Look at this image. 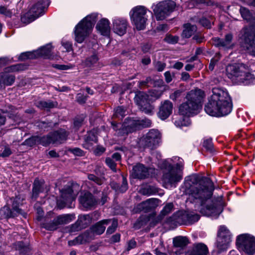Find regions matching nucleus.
I'll return each instance as SVG.
<instances>
[{"mask_svg": "<svg viewBox=\"0 0 255 255\" xmlns=\"http://www.w3.org/2000/svg\"><path fill=\"white\" fill-rule=\"evenodd\" d=\"M111 222V219H105L99 221L92 228V232L97 235L102 234L105 231L106 227L105 225H108Z\"/></svg>", "mask_w": 255, "mask_h": 255, "instance_id": "nucleus-28", "label": "nucleus"}, {"mask_svg": "<svg viewBox=\"0 0 255 255\" xmlns=\"http://www.w3.org/2000/svg\"><path fill=\"white\" fill-rule=\"evenodd\" d=\"M12 201V210L6 206H4L0 210V214L3 218L14 217L19 214H22V210L19 208V198L15 197L11 199Z\"/></svg>", "mask_w": 255, "mask_h": 255, "instance_id": "nucleus-15", "label": "nucleus"}, {"mask_svg": "<svg viewBox=\"0 0 255 255\" xmlns=\"http://www.w3.org/2000/svg\"><path fill=\"white\" fill-rule=\"evenodd\" d=\"M76 100L80 104H84L87 100V97L81 93H78L76 96Z\"/></svg>", "mask_w": 255, "mask_h": 255, "instance_id": "nucleus-61", "label": "nucleus"}, {"mask_svg": "<svg viewBox=\"0 0 255 255\" xmlns=\"http://www.w3.org/2000/svg\"><path fill=\"white\" fill-rule=\"evenodd\" d=\"M106 163L107 165L113 171H116V164L113 159L108 157L106 159Z\"/></svg>", "mask_w": 255, "mask_h": 255, "instance_id": "nucleus-57", "label": "nucleus"}, {"mask_svg": "<svg viewBox=\"0 0 255 255\" xmlns=\"http://www.w3.org/2000/svg\"><path fill=\"white\" fill-rule=\"evenodd\" d=\"M182 159L174 157L170 160L162 161L161 168L164 169L162 181L163 185L166 188L175 187L176 183L182 178V170L183 167Z\"/></svg>", "mask_w": 255, "mask_h": 255, "instance_id": "nucleus-3", "label": "nucleus"}, {"mask_svg": "<svg viewBox=\"0 0 255 255\" xmlns=\"http://www.w3.org/2000/svg\"><path fill=\"white\" fill-rule=\"evenodd\" d=\"M44 184L43 180H39L36 179L33 183V187L32 188V198H36L40 192L43 191V186Z\"/></svg>", "mask_w": 255, "mask_h": 255, "instance_id": "nucleus-31", "label": "nucleus"}, {"mask_svg": "<svg viewBox=\"0 0 255 255\" xmlns=\"http://www.w3.org/2000/svg\"><path fill=\"white\" fill-rule=\"evenodd\" d=\"M60 133L61 134L59 138L53 137L51 133H50L47 136L42 137L38 136V137H36V140L37 141L38 144H41L43 146H47L51 143H61L63 141L66 139L68 134L65 130H62Z\"/></svg>", "mask_w": 255, "mask_h": 255, "instance_id": "nucleus-17", "label": "nucleus"}, {"mask_svg": "<svg viewBox=\"0 0 255 255\" xmlns=\"http://www.w3.org/2000/svg\"><path fill=\"white\" fill-rule=\"evenodd\" d=\"M240 11L242 17L247 20L249 21L251 19L252 15L250 11L245 7H241Z\"/></svg>", "mask_w": 255, "mask_h": 255, "instance_id": "nucleus-44", "label": "nucleus"}, {"mask_svg": "<svg viewBox=\"0 0 255 255\" xmlns=\"http://www.w3.org/2000/svg\"><path fill=\"white\" fill-rule=\"evenodd\" d=\"M220 56H221L220 54L217 53L215 56V57H217V59H212L211 60L210 64L209 65V70H210L211 71H212L214 69V66L216 64V63L217 62L218 60L220 58Z\"/></svg>", "mask_w": 255, "mask_h": 255, "instance_id": "nucleus-58", "label": "nucleus"}, {"mask_svg": "<svg viewBox=\"0 0 255 255\" xmlns=\"http://www.w3.org/2000/svg\"><path fill=\"white\" fill-rule=\"evenodd\" d=\"M88 178L90 180L95 182L98 185H102L104 181V178H100L96 176L95 175L90 174L88 176Z\"/></svg>", "mask_w": 255, "mask_h": 255, "instance_id": "nucleus-51", "label": "nucleus"}, {"mask_svg": "<svg viewBox=\"0 0 255 255\" xmlns=\"http://www.w3.org/2000/svg\"><path fill=\"white\" fill-rule=\"evenodd\" d=\"M36 58V56L35 51H34L33 52H26L22 53L19 55L18 59L20 60H24L27 59H33Z\"/></svg>", "mask_w": 255, "mask_h": 255, "instance_id": "nucleus-46", "label": "nucleus"}, {"mask_svg": "<svg viewBox=\"0 0 255 255\" xmlns=\"http://www.w3.org/2000/svg\"><path fill=\"white\" fill-rule=\"evenodd\" d=\"M237 244L240 250L248 255L255 254V238L249 234H243L239 236Z\"/></svg>", "mask_w": 255, "mask_h": 255, "instance_id": "nucleus-10", "label": "nucleus"}, {"mask_svg": "<svg viewBox=\"0 0 255 255\" xmlns=\"http://www.w3.org/2000/svg\"><path fill=\"white\" fill-rule=\"evenodd\" d=\"M74 216L73 215L67 214L58 216L55 220L58 225H59L69 223L72 220Z\"/></svg>", "mask_w": 255, "mask_h": 255, "instance_id": "nucleus-38", "label": "nucleus"}, {"mask_svg": "<svg viewBox=\"0 0 255 255\" xmlns=\"http://www.w3.org/2000/svg\"><path fill=\"white\" fill-rule=\"evenodd\" d=\"M227 237L231 240V235L229 230L224 226H221L218 231V237L226 239Z\"/></svg>", "mask_w": 255, "mask_h": 255, "instance_id": "nucleus-40", "label": "nucleus"}, {"mask_svg": "<svg viewBox=\"0 0 255 255\" xmlns=\"http://www.w3.org/2000/svg\"><path fill=\"white\" fill-rule=\"evenodd\" d=\"M111 186L117 191L122 193L126 192L128 188L127 181L124 178H123V183L120 186L116 183H112Z\"/></svg>", "mask_w": 255, "mask_h": 255, "instance_id": "nucleus-39", "label": "nucleus"}, {"mask_svg": "<svg viewBox=\"0 0 255 255\" xmlns=\"http://www.w3.org/2000/svg\"><path fill=\"white\" fill-rule=\"evenodd\" d=\"M185 187L186 194L200 204V212L203 215L216 218L222 212L224 204L222 197L212 199L214 186L210 178L204 177L197 181L196 177H191Z\"/></svg>", "mask_w": 255, "mask_h": 255, "instance_id": "nucleus-1", "label": "nucleus"}, {"mask_svg": "<svg viewBox=\"0 0 255 255\" xmlns=\"http://www.w3.org/2000/svg\"><path fill=\"white\" fill-rule=\"evenodd\" d=\"M173 243L174 247L182 248L188 244L189 241L186 237L179 236L173 239Z\"/></svg>", "mask_w": 255, "mask_h": 255, "instance_id": "nucleus-33", "label": "nucleus"}, {"mask_svg": "<svg viewBox=\"0 0 255 255\" xmlns=\"http://www.w3.org/2000/svg\"><path fill=\"white\" fill-rule=\"evenodd\" d=\"M11 59H10L7 57H1L0 58V68L5 66V65L10 63Z\"/></svg>", "mask_w": 255, "mask_h": 255, "instance_id": "nucleus-62", "label": "nucleus"}, {"mask_svg": "<svg viewBox=\"0 0 255 255\" xmlns=\"http://www.w3.org/2000/svg\"><path fill=\"white\" fill-rule=\"evenodd\" d=\"M98 57L96 54H93L91 56L88 57L82 62V65L83 67H91L94 66L98 61Z\"/></svg>", "mask_w": 255, "mask_h": 255, "instance_id": "nucleus-37", "label": "nucleus"}, {"mask_svg": "<svg viewBox=\"0 0 255 255\" xmlns=\"http://www.w3.org/2000/svg\"><path fill=\"white\" fill-rule=\"evenodd\" d=\"M145 206L144 205V202H142L140 204L137 205L135 207H134L133 210L135 213L139 212L141 211H143L145 212Z\"/></svg>", "mask_w": 255, "mask_h": 255, "instance_id": "nucleus-59", "label": "nucleus"}, {"mask_svg": "<svg viewBox=\"0 0 255 255\" xmlns=\"http://www.w3.org/2000/svg\"><path fill=\"white\" fill-rule=\"evenodd\" d=\"M203 146L208 150L212 151L213 143L211 139H206L203 142Z\"/></svg>", "mask_w": 255, "mask_h": 255, "instance_id": "nucleus-60", "label": "nucleus"}, {"mask_svg": "<svg viewBox=\"0 0 255 255\" xmlns=\"http://www.w3.org/2000/svg\"><path fill=\"white\" fill-rule=\"evenodd\" d=\"M62 199L57 201V206L60 209L71 207L70 204L75 199L72 189L69 187L64 189L61 192Z\"/></svg>", "mask_w": 255, "mask_h": 255, "instance_id": "nucleus-16", "label": "nucleus"}, {"mask_svg": "<svg viewBox=\"0 0 255 255\" xmlns=\"http://www.w3.org/2000/svg\"><path fill=\"white\" fill-rule=\"evenodd\" d=\"M173 209V205L171 203L167 204L160 212L161 215L164 216L170 213Z\"/></svg>", "mask_w": 255, "mask_h": 255, "instance_id": "nucleus-50", "label": "nucleus"}, {"mask_svg": "<svg viewBox=\"0 0 255 255\" xmlns=\"http://www.w3.org/2000/svg\"><path fill=\"white\" fill-rule=\"evenodd\" d=\"M97 19V13L88 15L75 27V39L78 43H82L91 32Z\"/></svg>", "mask_w": 255, "mask_h": 255, "instance_id": "nucleus-5", "label": "nucleus"}, {"mask_svg": "<svg viewBox=\"0 0 255 255\" xmlns=\"http://www.w3.org/2000/svg\"><path fill=\"white\" fill-rule=\"evenodd\" d=\"M226 73L229 78L240 77L242 81L247 80L250 76L247 67L244 64L240 63L228 65L226 67Z\"/></svg>", "mask_w": 255, "mask_h": 255, "instance_id": "nucleus-12", "label": "nucleus"}, {"mask_svg": "<svg viewBox=\"0 0 255 255\" xmlns=\"http://www.w3.org/2000/svg\"><path fill=\"white\" fill-rule=\"evenodd\" d=\"M176 4L172 0L162 1L153 4L152 8L157 20H162L173 11Z\"/></svg>", "mask_w": 255, "mask_h": 255, "instance_id": "nucleus-9", "label": "nucleus"}, {"mask_svg": "<svg viewBox=\"0 0 255 255\" xmlns=\"http://www.w3.org/2000/svg\"><path fill=\"white\" fill-rule=\"evenodd\" d=\"M126 110L123 107H118L115 110L114 116L119 118H123L126 115Z\"/></svg>", "mask_w": 255, "mask_h": 255, "instance_id": "nucleus-49", "label": "nucleus"}, {"mask_svg": "<svg viewBox=\"0 0 255 255\" xmlns=\"http://www.w3.org/2000/svg\"><path fill=\"white\" fill-rule=\"evenodd\" d=\"M233 36L232 33H228L225 35V38L222 39L215 37L212 39L213 44L216 47H223L226 49H232L234 44L233 43Z\"/></svg>", "mask_w": 255, "mask_h": 255, "instance_id": "nucleus-18", "label": "nucleus"}, {"mask_svg": "<svg viewBox=\"0 0 255 255\" xmlns=\"http://www.w3.org/2000/svg\"><path fill=\"white\" fill-rule=\"evenodd\" d=\"M12 11L5 6H0V14L6 17H10L12 15Z\"/></svg>", "mask_w": 255, "mask_h": 255, "instance_id": "nucleus-48", "label": "nucleus"}, {"mask_svg": "<svg viewBox=\"0 0 255 255\" xmlns=\"http://www.w3.org/2000/svg\"><path fill=\"white\" fill-rule=\"evenodd\" d=\"M183 91L181 90H177L173 93L170 94L169 98L172 100L175 101L181 98Z\"/></svg>", "mask_w": 255, "mask_h": 255, "instance_id": "nucleus-54", "label": "nucleus"}, {"mask_svg": "<svg viewBox=\"0 0 255 255\" xmlns=\"http://www.w3.org/2000/svg\"><path fill=\"white\" fill-rule=\"evenodd\" d=\"M148 96L143 92L136 93L134 100L139 109L146 114H152L154 107L149 102Z\"/></svg>", "mask_w": 255, "mask_h": 255, "instance_id": "nucleus-14", "label": "nucleus"}, {"mask_svg": "<svg viewBox=\"0 0 255 255\" xmlns=\"http://www.w3.org/2000/svg\"><path fill=\"white\" fill-rule=\"evenodd\" d=\"M36 137H38V136H33L27 139L25 141L26 144L31 146L34 144H38V142L36 140Z\"/></svg>", "mask_w": 255, "mask_h": 255, "instance_id": "nucleus-63", "label": "nucleus"}, {"mask_svg": "<svg viewBox=\"0 0 255 255\" xmlns=\"http://www.w3.org/2000/svg\"><path fill=\"white\" fill-rule=\"evenodd\" d=\"M97 142V137L93 133L90 132L83 146L86 149H91L92 148L93 142L96 143Z\"/></svg>", "mask_w": 255, "mask_h": 255, "instance_id": "nucleus-35", "label": "nucleus"}, {"mask_svg": "<svg viewBox=\"0 0 255 255\" xmlns=\"http://www.w3.org/2000/svg\"><path fill=\"white\" fill-rule=\"evenodd\" d=\"M128 125H121V124H117L115 122H112L111 124L114 130L116 131V134L118 136H123L125 134H127L128 132H130L132 130V128H128L130 126V128H133V126L132 125L131 121L129 122Z\"/></svg>", "mask_w": 255, "mask_h": 255, "instance_id": "nucleus-23", "label": "nucleus"}, {"mask_svg": "<svg viewBox=\"0 0 255 255\" xmlns=\"http://www.w3.org/2000/svg\"><path fill=\"white\" fill-rule=\"evenodd\" d=\"M184 30L182 32V36L185 38H189L197 30V27L194 25H191L190 23H186L184 25Z\"/></svg>", "mask_w": 255, "mask_h": 255, "instance_id": "nucleus-32", "label": "nucleus"}, {"mask_svg": "<svg viewBox=\"0 0 255 255\" xmlns=\"http://www.w3.org/2000/svg\"><path fill=\"white\" fill-rule=\"evenodd\" d=\"M96 28L103 35L108 36L111 31L110 22L107 18H102L97 23Z\"/></svg>", "mask_w": 255, "mask_h": 255, "instance_id": "nucleus-25", "label": "nucleus"}, {"mask_svg": "<svg viewBox=\"0 0 255 255\" xmlns=\"http://www.w3.org/2000/svg\"><path fill=\"white\" fill-rule=\"evenodd\" d=\"M97 142V137L93 133L90 132L83 146L86 149H91L92 148L93 142L96 143Z\"/></svg>", "mask_w": 255, "mask_h": 255, "instance_id": "nucleus-34", "label": "nucleus"}, {"mask_svg": "<svg viewBox=\"0 0 255 255\" xmlns=\"http://www.w3.org/2000/svg\"><path fill=\"white\" fill-rule=\"evenodd\" d=\"M239 40L244 49L255 56V28L252 26L245 27L240 31Z\"/></svg>", "mask_w": 255, "mask_h": 255, "instance_id": "nucleus-6", "label": "nucleus"}, {"mask_svg": "<svg viewBox=\"0 0 255 255\" xmlns=\"http://www.w3.org/2000/svg\"><path fill=\"white\" fill-rule=\"evenodd\" d=\"M52 46L51 44H48L35 51L36 58L44 57L46 58H50L51 56Z\"/></svg>", "mask_w": 255, "mask_h": 255, "instance_id": "nucleus-29", "label": "nucleus"}, {"mask_svg": "<svg viewBox=\"0 0 255 255\" xmlns=\"http://www.w3.org/2000/svg\"><path fill=\"white\" fill-rule=\"evenodd\" d=\"M90 216L88 215H81L79 217L77 222L73 225L71 228V231L74 232L84 228L89 223Z\"/></svg>", "mask_w": 255, "mask_h": 255, "instance_id": "nucleus-26", "label": "nucleus"}, {"mask_svg": "<svg viewBox=\"0 0 255 255\" xmlns=\"http://www.w3.org/2000/svg\"><path fill=\"white\" fill-rule=\"evenodd\" d=\"M132 125L134 127H136L138 126H141L143 128H148L151 126V122L149 119H144L141 120V121H131Z\"/></svg>", "mask_w": 255, "mask_h": 255, "instance_id": "nucleus-42", "label": "nucleus"}, {"mask_svg": "<svg viewBox=\"0 0 255 255\" xmlns=\"http://www.w3.org/2000/svg\"><path fill=\"white\" fill-rule=\"evenodd\" d=\"M91 232L90 231H86L83 234L80 235L77 237L73 240L68 241V245L70 246H75L77 245L84 244L86 243L89 242L92 240L90 234Z\"/></svg>", "mask_w": 255, "mask_h": 255, "instance_id": "nucleus-22", "label": "nucleus"}, {"mask_svg": "<svg viewBox=\"0 0 255 255\" xmlns=\"http://www.w3.org/2000/svg\"><path fill=\"white\" fill-rule=\"evenodd\" d=\"M232 110V101L228 93L221 88H213L212 95L205 107L206 113L211 116L221 117L228 115Z\"/></svg>", "mask_w": 255, "mask_h": 255, "instance_id": "nucleus-2", "label": "nucleus"}, {"mask_svg": "<svg viewBox=\"0 0 255 255\" xmlns=\"http://www.w3.org/2000/svg\"><path fill=\"white\" fill-rule=\"evenodd\" d=\"M186 119L188 120L187 118H185L179 116L174 118L173 120L174 121V123L176 127H181L183 126H187Z\"/></svg>", "mask_w": 255, "mask_h": 255, "instance_id": "nucleus-43", "label": "nucleus"}, {"mask_svg": "<svg viewBox=\"0 0 255 255\" xmlns=\"http://www.w3.org/2000/svg\"><path fill=\"white\" fill-rule=\"evenodd\" d=\"M155 192L156 191L150 186H147L140 190V192L143 195H151Z\"/></svg>", "mask_w": 255, "mask_h": 255, "instance_id": "nucleus-53", "label": "nucleus"}, {"mask_svg": "<svg viewBox=\"0 0 255 255\" xmlns=\"http://www.w3.org/2000/svg\"><path fill=\"white\" fill-rule=\"evenodd\" d=\"M58 226V225L54 219L52 222L44 224L43 227L47 230L54 231L57 229Z\"/></svg>", "mask_w": 255, "mask_h": 255, "instance_id": "nucleus-47", "label": "nucleus"}, {"mask_svg": "<svg viewBox=\"0 0 255 255\" xmlns=\"http://www.w3.org/2000/svg\"><path fill=\"white\" fill-rule=\"evenodd\" d=\"M172 103L168 100H165L161 104L158 116L161 120H165L172 114Z\"/></svg>", "mask_w": 255, "mask_h": 255, "instance_id": "nucleus-20", "label": "nucleus"}, {"mask_svg": "<svg viewBox=\"0 0 255 255\" xmlns=\"http://www.w3.org/2000/svg\"><path fill=\"white\" fill-rule=\"evenodd\" d=\"M84 121L83 118H76L74 120V125L75 128H78L82 126Z\"/></svg>", "mask_w": 255, "mask_h": 255, "instance_id": "nucleus-64", "label": "nucleus"}, {"mask_svg": "<svg viewBox=\"0 0 255 255\" xmlns=\"http://www.w3.org/2000/svg\"><path fill=\"white\" fill-rule=\"evenodd\" d=\"M80 202L82 206L89 209L94 207L98 203L93 195L90 193H86L80 199Z\"/></svg>", "mask_w": 255, "mask_h": 255, "instance_id": "nucleus-24", "label": "nucleus"}, {"mask_svg": "<svg viewBox=\"0 0 255 255\" xmlns=\"http://www.w3.org/2000/svg\"><path fill=\"white\" fill-rule=\"evenodd\" d=\"M37 106L41 109L48 110L54 108L55 105L51 101H40L37 103Z\"/></svg>", "mask_w": 255, "mask_h": 255, "instance_id": "nucleus-41", "label": "nucleus"}, {"mask_svg": "<svg viewBox=\"0 0 255 255\" xmlns=\"http://www.w3.org/2000/svg\"><path fill=\"white\" fill-rule=\"evenodd\" d=\"M232 240L229 238V237L226 238L218 237L217 242V246L220 252L226 250L230 245Z\"/></svg>", "mask_w": 255, "mask_h": 255, "instance_id": "nucleus-30", "label": "nucleus"}, {"mask_svg": "<svg viewBox=\"0 0 255 255\" xmlns=\"http://www.w3.org/2000/svg\"><path fill=\"white\" fill-rule=\"evenodd\" d=\"M144 202L145 206V212H147L155 208L158 206L159 200L157 199L152 198Z\"/></svg>", "mask_w": 255, "mask_h": 255, "instance_id": "nucleus-36", "label": "nucleus"}, {"mask_svg": "<svg viewBox=\"0 0 255 255\" xmlns=\"http://www.w3.org/2000/svg\"><path fill=\"white\" fill-rule=\"evenodd\" d=\"M147 10L144 6L138 5L133 7L129 12L131 22L138 30L145 28L147 20Z\"/></svg>", "mask_w": 255, "mask_h": 255, "instance_id": "nucleus-7", "label": "nucleus"}, {"mask_svg": "<svg viewBox=\"0 0 255 255\" xmlns=\"http://www.w3.org/2000/svg\"><path fill=\"white\" fill-rule=\"evenodd\" d=\"M160 141V133L158 130L152 129L141 138L139 144L143 148L153 149L158 146Z\"/></svg>", "mask_w": 255, "mask_h": 255, "instance_id": "nucleus-11", "label": "nucleus"}, {"mask_svg": "<svg viewBox=\"0 0 255 255\" xmlns=\"http://www.w3.org/2000/svg\"><path fill=\"white\" fill-rule=\"evenodd\" d=\"M26 68L27 66L23 64L13 65L5 68L3 72L0 73V85H11L15 81V77L8 73L22 71Z\"/></svg>", "mask_w": 255, "mask_h": 255, "instance_id": "nucleus-13", "label": "nucleus"}, {"mask_svg": "<svg viewBox=\"0 0 255 255\" xmlns=\"http://www.w3.org/2000/svg\"><path fill=\"white\" fill-rule=\"evenodd\" d=\"M128 21L121 17H115L113 20V29L114 32L120 35H124L127 31Z\"/></svg>", "mask_w": 255, "mask_h": 255, "instance_id": "nucleus-19", "label": "nucleus"}, {"mask_svg": "<svg viewBox=\"0 0 255 255\" xmlns=\"http://www.w3.org/2000/svg\"><path fill=\"white\" fill-rule=\"evenodd\" d=\"M154 67L158 72H162L166 67V64L161 61L154 62Z\"/></svg>", "mask_w": 255, "mask_h": 255, "instance_id": "nucleus-56", "label": "nucleus"}, {"mask_svg": "<svg viewBox=\"0 0 255 255\" xmlns=\"http://www.w3.org/2000/svg\"><path fill=\"white\" fill-rule=\"evenodd\" d=\"M207 246L202 243H198L194 245L192 250L187 255H207Z\"/></svg>", "mask_w": 255, "mask_h": 255, "instance_id": "nucleus-27", "label": "nucleus"}, {"mask_svg": "<svg viewBox=\"0 0 255 255\" xmlns=\"http://www.w3.org/2000/svg\"><path fill=\"white\" fill-rule=\"evenodd\" d=\"M151 169H148L143 164L138 163L133 166L132 175L134 178L139 179H144L150 175V170Z\"/></svg>", "mask_w": 255, "mask_h": 255, "instance_id": "nucleus-21", "label": "nucleus"}, {"mask_svg": "<svg viewBox=\"0 0 255 255\" xmlns=\"http://www.w3.org/2000/svg\"><path fill=\"white\" fill-rule=\"evenodd\" d=\"M203 97L204 92L200 89H196L188 92L185 101L179 107L180 115L189 117L197 114L201 109Z\"/></svg>", "mask_w": 255, "mask_h": 255, "instance_id": "nucleus-4", "label": "nucleus"}, {"mask_svg": "<svg viewBox=\"0 0 255 255\" xmlns=\"http://www.w3.org/2000/svg\"><path fill=\"white\" fill-rule=\"evenodd\" d=\"M50 4L49 0H41L34 4L28 12L23 15L21 20L23 23H29L41 16Z\"/></svg>", "mask_w": 255, "mask_h": 255, "instance_id": "nucleus-8", "label": "nucleus"}, {"mask_svg": "<svg viewBox=\"0 0 255 255\" xmlns=\"http://www.w3.org/2000/svg\"><path fill=\"white\" fill-rule=\"evenodd\" d=\"M112 225L109 227L107 230V234H112L115 232L118 227V221L116 219L111 220Z\"/></svg>", "mask_w": 255, "mask_h": 255, "instance_id": "nucleus-52", "label": "nucleus"}, {"mask_svg": "<svg viewBox=\"0 0 255 255\" xmlns=\"http://www.w3.org/2000/svg\"><path fill=\"white\" fill-rule=\"evenodd\" d=\"M0 149V157H6L12 154L11 149L7 146H1Z\"/></svg>", "mask_w": 255, "mask_h": 255, "instance_id": "nucleus-45", "label": "nucleus"}, {"mask_svg": "<svg viewBox=\"0 0 255 255\" xmlns=\"http://www.w3.org/2000/svg\"><path fill=\"white\" fill-rule=\"evenodd\" d=\"M164 40L168 43L174 44L178 42V37L175 36L168 35L165 37Z\"/></svg>", "mask_w": 255, "mask_h": 255, "instance_id": "nucleus-55", "label": "nucleus"}]
</instances>
